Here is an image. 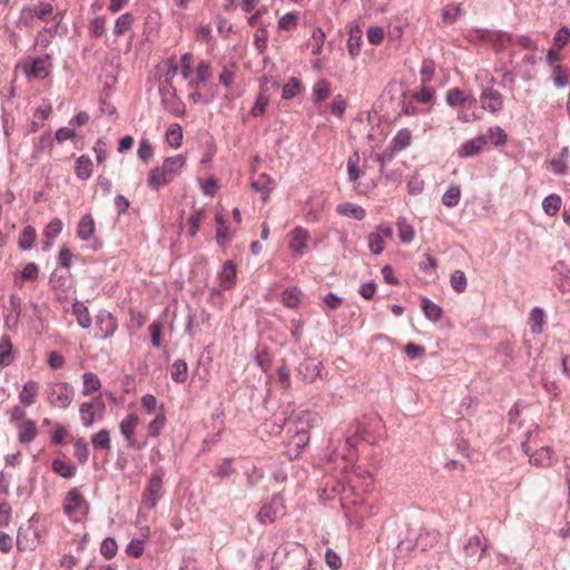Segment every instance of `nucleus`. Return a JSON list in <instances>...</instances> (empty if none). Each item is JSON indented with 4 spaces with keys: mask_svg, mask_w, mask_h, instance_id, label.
<instances>
[{
    "mask_svg": "<svg viewBox=\"0 0 570 570\" xmlns=\"http://www.w3.org/2000/svg\"><path fill=\"white\" fill-rule=\"evenodd\" d=\"M179 71L181 78L185 80L191 77L193 57L189 53H185L181 57L180 63L175 58H170L161 61L157 66L158 89L161 104L164 108L174 116H181L185 112V105L177 97V88L174 83Z\"/></svg>",
    "mask_w": 570,
    "mask_h": 570,
    "instance_id": "obj_1",
    "label": "nucleus"
},
{
    "mask_svg": "<svg viewBox=\"0 0 570 570\" xmlns=\"http://www.w3.org/2000/svg\"><path fill=\"white\" fill-rule=\"evenodd\" d=\"M187 164V158L184 155H176L165 158L161 166L153 168L147 176V185L154 190L171 183L180 175Z\"/></svg>",
    "mask_w": 570,
    "mask_h": 570,
    "instance_id": "obj_2",
    "label": "nucleus"
},
{
    "mask_svg": "<svg viewBox=\"0 0 570 570\" xmlns=\"http://www.w3.org/2000/svg\"><path fill=\"white\" fill-rule=\"evenodd\" d=\"M212 66L208 61H200L196 67L195 77L188 82V98L194 104H208L214 97L210 82Z\"/></svg>",
    "mask_w": 570,
    "mask_h": 570,
    "instance_id": "obj_3",
    "label": "nucleus"
},
{
    "mask_svg": "<svg viewBox=\"0 0 570 570\" xmlns=\"http://www.w3.org/2000/svg\"><path fill=\"white\" fill-rule=\"evenodd\" d=\"M48 403L58 409H67L75 395L73 387L67 382H50L46 386Z\"/></svg>",
    "mask_w": 570,
    "mask_h": 570,
    "instance_id": "obj_4",
    "label": "nucleus"
},
{
    "mask_svg": "<svg viewBox=\"0 0 570 570\" xmlns=\"http://www.w3.org/2000/svg\"><path fill=\"white\" fill-rule=\"evenodd\" d=\"M163 479L164 472L161 470L155 471L141 495V505L147 509H154L163 495Z\"/></svg>",
    "mask_w": 570,
    "mask_h": 570,
    "instance_id": "obj_5",
    "label": "nucleus"
},
{
    "mask_svg": "<svg viewBox=\"0 0 570 570\" xmlns=\"http://www.w3.org/2000/svg\"><path fill=\"white\" fill-rule=\"evenodd\" d=\"M62 509L69 518H76L88 512V503L78 488H73L67 493Z\"/></svg>",
    "mask_w": 570,
    "mask_h": 570,
    "instance_id": "obj_6",
    "label": "nucleus"
},
{
    "mask_svg": "<svg viewBox=\"0 0 570 570\" xmlns=\"http://www.w3.org/2000/svg\"><path fill=\"white\" fill-rule=\"evenodd\" d=\"M212 154L206 153L199 161L197 170V180L204 194H214V177L210 174Z\"/></svg>",
    "mask_w": 570,
    "mask_h": 570,
    "instance_id": "obj_7",
    "label": "nucleus"
},
{
    "mask_svg": "<svg viewBox=\"0 0 570 570\" xmlns=\"http://www.w3.org/2000/svg\"><path fill=\"white\" fill-rule=\"evenodd\" d=\"M22 68L29 78L45 79L51 70L50 57L48 55L38 57L32 62L24 63Z\"/></svg>",
    "mask_w": 570,
    "mask_h": 570,
    "instance_id": "obj_8",
    "label": "nucleus"
},
{
    "mask_svg": "<svg viewBox=\"0 0 570 570\" xmlns=\"http://www.w3.org/2000/svg\"><path fill=\"white\" fill-rule=\"evenodd\" d=\"M140 423V417L136 412L128 413L119 423L120 434L126 440L128 448L136 445L135 432Z\"/></svg>",
    "mask_w": 570,
    "mask_h": 570,
    "instance_id": "obj_9",
    "label": "nucleus"
},
{
    "mask_svg": "<svg viewBox=\"0 0 570 570\" xmlns=\"http://www.w3.org/2000/svg\"><path fill=\"white\" fill-rule=\"evenodd\" d=\"M480 104L482 108L495 114L503 107V96L492 87H483L480 95Z\"/></svg>",
    "mask_w": 570,
    "mask_h": 570,
    "instance_id": "obj_10",
    "label": "nucleus"
},
{
    "mask_svg": "<svg viewBox=\"0 0 570 570\" xmlns=\"http://www.w3.org/2000/svg\"><path fill=\"white\" fill-rule=\"evenodd\" d=\"M487 550V540L481 534L470 537L464 544L465 556L473 562L479 561Z\"/></svg>",
    "mask_w": 570,
    "mask_h": 570,
    "instance_id": "obj_11",
    "label": "nucleus"
},
{
    "mask_svg": "<svg viewBox=\"0 0 570 570\" xmlns=\"http://www.w3.org/2000/svg\"><path fill=\"white\" fill-rule=\"evenodd\" d=\"M284 509V501L281 495H274L269 503L264 504L258 512L261 522H273Z\"/></svg>",
    "mask_w": 570,
    "mask_h": 570,
    "instance_id": "obj_12",
    "label": "nucleus"
},
{
    "mask_svg": "<svg viewBox=\"0 0 570 570\" xmlns=\"http://www.w3.org/2000/svg\"><path fill=\"white\" fill-rule=\"evenodd\" d=\"M220 289L232 288L237 278V265L234 261H226L218 274Z\"/></svg>",
    "mask_w": 570,
    "mask_h": 570,
    "instance_id": "obj_13",
    "label": "nucleus"
},
{
    "mask_svg": "<svg viewBox=\"0 0 570 570\" xmlns=\"http://www.w3.org/2000/svg\"><path fill=\"white\" fill-rule=\"evenodd\" d=\"M98 335L101 338H108L114 335L117 330L116 318L108 312H101L97 316Z\"/></svg>",
    "mask_w": 570,
    "mask_h": 570,
    "instance_id": "obj_14",
    "label": "nucleus"
},
{
    "mask_svg": "<svg viewBox=\"0 0 570 570\" xmlns=\"http://www.w3.org/2000/svg\"><path fill=\"white\" fill-rule=\"evenodd\" d=\"M39 391V383L33 380H28L19 392V402L26 407L33 405L37 401Z\"/></svg>",
    "mask_w": 570,
    "mask_h": 570,
    "instance_id": "obj_15",
    "label": "nucleus"
},
{
    "mask_svg": "<svg viewBox=\"0 0 570 570\" xmlns=\"http://www.w3.org/2000/svg\"><path fill=\"white\" fill-rule=\"evenodd\" d=\"M96 223L91 214H85L77 225V237L81 240L95 238Z\"/></svg>",
    "mask_w": 570,
    "mask_h": 570,
    "instance_id": "obj_16",
    "label": "nucleus"
},
{
    "mask_svg": "<svg viewBox=\"0 0 570 570\" xmlns=\"http://www.w3.org/2000/svg\"><path fill=\"white\" fill-rule=\"evenodd\" d=\"M556 459L553 456V451L549 446H542L541 449L534 451L530 454L529 462L532 465L549 468L552 466Z\"/></svg>",
    "mask_w": 570,
    "mask_h": 570,
    "instance_id": "obj_17",
    "label": "nucleus"
},
{
    "mask_svg": "<svg viewBox=\"0 0 570 570\" xmlns=\"http://www.w3.org/2000/svg\"><path fill=\"white\" fill-rule=\"evenodd\" d=\"M309 234L306 229L302 227H295L291 232V243L289 248L296 255H302L304 248L306 247V240L308 239Z\"/></svg>",
    "mask_w": 570,
    "mask_h": 570,
    "instance_id": "obj_18",
    "label": "nucleus"
},
{
    "mask_svg": "<svg viewBox=\"0 0 570 570\" xmlns=\"http://www.w3.org/2000/svg\"><path fill=\"white\" fill-rule=\"evenodd\" d=\"M14 350L11 340L8 335H2L0 338V367H7L14 361Z\"/></svg>",
    "mask_w": 570,
    "mask_h": 570,
    "instance_id": "obj_19",
    "label": "nucleus"
},
{
    "mask_svg": "<svg viewBox=\"0 0 570 570\" xmlns=\"http://www.w3.org/2000/svg\"><path fill=\"white\" fill-rule=\"evenodd\" d=\"M321 363L305 361L299 363V365L297 366V374L303 381L314 382L315 379L321 375Z\"/></svg>",
    "mask_w": 570,
    "mask_h": 570,
    "instance_id": "obj_20",
    "label": "nucleus"
},
{
    "mask_svg": "<svg viewBox=\"0 0 570 570\" xmlns=\"http://www.w3.org/2000/svg\"><path fill=\"white\" fill-rule=\"evenodd\" d=\"M19 430L18 439L21 443H30L38 434L36 422L32 420H23L17 424Z\"/></svg>",
    "mask_w": 570,
    "mask_h": 570,
    "instance_id": "obj_21",
    "label": "nucleus"
},
{
    "mask_svg": "<svg viewBox=\"0 0 570 570\" xmlns=\"http://www.w3.org/2000/svg\"><path fill=\"white\" fill-rule=\"evenodd\" d=\"M485 145H487V140L482 136L476 137L474 139H470L461 146V148L459 150V156L460 157H473L476 154H479Z\"/></svg>",
    "mask_w": 570,
    "mask_h": 570,
    "instance_id": "obj_22",
    "label": "nucleus"
},
{
    "mask_svg": "<svg viewBox=\"0 0 570 570\" xmlns=\"http://www.w3.org/2000/svg\"><path fill=\"white\" fill-rule=\"evenodd\" d=\"M446 102L452 107L466 104L471 106L476 104V99L474 97L465 96L459 88H452L446 92Z\"/></svg>",
    "mask_w": 570,
    "mask_h": 570,
    "instance_id": "obj_23",
    "label": "nucleus"
},
{
    "mask_svg": "<svg viewBox=\"0 0 570 570\" xmlns=\"http://www.w3.org/2000/svg\"><path fill=\"white\" fill-rule=\"evenodd\" d=\"M62 226L63 224L59 218H53L48 223L43 232L45 249L51 247L53 239L61 233Z\"/></svg>",
    "mask_w": 570,
    "mask_h": 570,
    "instance_id": "obj_24",
    "label": "nucleus"
},
{
    "mask_svg": "<svg viewBox=\"0 0 570 570\" xmlns=\"http://www.w3.org/2000/svg\"><path fill=\"white\" fill-rule=\"evenodd\" d=\"M166 411L165 409H159V411L154 414V419L147 425V433L150 438H157L160 435L165 424H166Z\"/></svg>",
    "mask_w": 570,
    "mask_h": 570,
    "instance_id": "obj_25",
    "label": "nucleus"
},
{
    "mask_svg": "<svg viewBox=\"0 0 570 570\" xmlns=\"http://www.w3.org/2000/svg\"><path fill=\"white\" fill-rule=\"evenodd\" d=\"M362 35L363 32L358 26L350 28L347 49L352 57H356L361 51Z\"/></svg>",
    "mask_w": 570,
    "mask_h": 570,
    "instance_id": "obj_26",
    "label": "nucleus"
},
{
    "mask_svg": "<svg viewBox=\"0 0 570 570\" xmlns=\"http://www.w3.org/2000/svg\"><path fill=\"white\" fill-rule=\"evenodd\" d=\"M421 308L425 317L432 322H438L443 315L442 308L428 297L421 298Z\"/></svg>",
    "mask_w": 570,
    "mask_h": 570,
    "instance_id": "obj_27",
    "label": "nucleus"
},
{
    "mask_svg": "<svg viewBox=\"0 0 570 570\" xmlns=\"http://www.w3.org/2000/svg\"><path fill=\"white\" fill-rule=\"evenodd\" d=\"M39 276V267L36 263H28L20 275L14 277V284L17 286H22L23 282H33L37 281Z\"/></svg>",
    "mask_w": 570,
    "mask_h": 570,
    "instance_id": "obj_28",
    "label": "nucleus"
},
{
    "mask_svg": "<svg viewBox=\"0 0 570 570\" xmlns=\"http://www.w3.org/2000/svg\"><path fill=\"white\" fill-rule=\"evenodd\" d=\"M337 213L357 220L365 217V209L353 203H342L337 206Z\"/></svg>",
    "mask_w": 570,
    "mask_h": 570,
    "instance_id": "obj_29",
    "label": "nucleus"
},
{
    "mask_svg": "<svg viewBox=\"0 0 570 570\" xmlns=\"http://www.w3.org/2000/svg\"><path fill=\"white\" fill-rule=\"evenodd\" d=\"M72 313L77 318V323L82 328H89L91 325V316L89 314L88 307L81 303L76 302L72 306Z\"/></svg>",
    "mask_w": 570,
    "mask_h": 570,
    "instance_id": "obj_30",
    "label": "nucleus"
},
{
    "mask_svg": "<svg viewBox=\"0 0 570 570\" xmlns=\"http://www.w3.org/2000/svg\"><path fill=\"white\" fill-rule=\"evenodd\" d=\"M412 142V134L407 128L400 129L392 138L390 145L397 151L407 148Z\"/></svg>",
    "mask_w": 570,
    "mask_h": 570,
    "instance_id": "obj_31",
    "label": "nucleus"
},
{
    "mask_svg": "<svg viewBox=\"0 0 570 570\" xmlns=\"http://www.w3.org/2000/svg\"><path fill=\"white\" fill-rule=\"evenodd\" d=\"M75 173L78 178L86 180L91 176L92 173V161L88 156H80L75 166Z\"/></svg>",
    "mask_w": 570,
    "mask_h": 570,
    "instance_id": "obj_32",
    "label": "nucleus"
},
{
    "mask_svg": "<svg viewBox=\"0 0 570 570\" xmlns=\"http://www.w3.org/2000/svg\"><path fill=\"white\" fill-rule=\"evenodd\" d=\"M37 240V232L32 226H26L20 234L18 246L22 250H29Z\"/></svg>",
    "mask_w": 570,
    "mask_h": 570,
    "instance_id": "obj_33",
    "label": "nucleus"
},
{
    "mask_svg": "<svg viewBox=\"0 0 570 570\" xmlns=\"http://www.w3.org/2000/svg\"><path fill=\"white\" fill-rule=\"evenodd\" d=\"M83 380V395H90L100 390L101 383L97 374L92 372H86L82 376Z\"/></svg>",
    "mask_w": 570,
    "mask_h": 570,
    "instance_id": "obj_34",
    "label": "nucleus"
},
{
    "mask_svg": "<svg viewBox=\"0 0 570 570\" xmlns=\"http://www.w3.org/2000/svg\"><path fill=\"white\" fill-rule=\"evenodd\" d=\"M166 141L173 148H179L183 142V129L178 124H171L166 131Z\"/></svg>",
    "mask_w": 570,
    "mask_h": 570,
    "instance_id": "obj_35",
    "label": "nucleus"
},
{
    "mask_svg": "<svg viewBox=\"0 0 570 570\" xmlns=\"http://www.w3.org/2000/svg\"><path fill=\"white\" fill-rule=\"evenodd\" d=\"M331 94L330 82L325 79H320L313 87V100L320 104L328 98Z\"/></svg>",
    "mask_w": 570,
    "mask_h": 570,
    "instance_id": "obj_36",
    "label": "nucleus"
},
{
    "mask_svg": "<svg viewBox=\"0 0 570 570\" xmlns=\"http://www.w3.org/2000/svg\"><path fill=\"white\" fill-rule=\"evenodd\" d=\"M134 16L129 12L122 13L120 17L117 18L114 27V32L117 36H122L127 31H129L132 28L134 24Z\"/></svg>",
    "mask_w": 570,
    "mask_h": 570,
    "instance_id": "obj_37",
    "label": "nucleus"
},
{
    "mask_svg": "<svg viewBox=\"0 0 570 570\" xmlns=\"http://www.w3.org/2000/svg\"><path fill=\"white\" fill-rule=\"evenodd\" d=\"M562 199L557 194L547 196L542 202V208L548 216H554L560 210Z\"/></svg>",
    "mask_w": 570,
    "mask_h": 570,
    "instance_id": "obj_38",
    "label": "nucleus"
},
{
    "mask_svg": "<svg viewBox=\"0 0 570 570\" xmlns=\"http://www.w3.org/2000/svg\"><path fill=\"white\" fill-rule=\"evenodd\" d=\"M170 377L177 383H184L188 377L187 364L183 360H177L170 367Z\"/></svg>",
    "mask_w": 570,
    "mask_h": 570,
    "instance_id": "obj_39",
    "label": "nucleus"
},
{
    "mask_svg": "<svg viewBox=\"0 0 570 570\" xmlns=\"http://www.w3.org/2000/svg\"><path fill=\"white\" fill-rule=\"evenodd\" d=\"M91 443L96 450H109L111 448L110 433L102 429L91 438Z\"/></svg>",
    "mask_w": 570,
    "mask_h": 570,
    "instance_id": "obj_40",
    "label": "nucleus"
},
{
    "mask_svg": "<svg viewBox=\"0 0 570 570\" xmlns=\"http://www.w3.org/2000/svg\"><path fill=\"white\" fill-rule=\"evenodd\" d=\"M53 8L50 3H39L33 8H28L23 10V13H29L31 16H36L38 19L42 21H48L49 17L52 14Z\"/></svg>",
    "mask_w": 570,
    "mask_h": 570,
    "instance_id": "obj_41",
    "label": "nucleus"
},
{
    "mask_svg": "<svg viewBox=\"0 0 570 570\" xmlns=\"http://www.w3.org/2000/svg\"><path fill=\"white\" fill-rule=\"evenodd\" d=\"M52 470L62 478L70 479L76 474V466L67 463L60 459H56L52 462Z\"/></svg>",
    "mask_w": 570,
    "mask_h": 570,
    "instance_id": "obj_42",
    "label": "nucleus"
},
{
    "mask_svg": "<svg viewBox=\"0 0 570 570\" xmlns=\"http://www.w3.org/2000/svg\"><path fill=\"white\" fill-rule=\"evenodd\" d=\"M79 414H80L81 422L86 428H89L94 424V422L96 420V411H95V406L92 403H89V402L81 403V405L79 407Z\"/></svg>",
    "mask_w": 570,
    "mask_h": 570,
    "instance_id": "obj_43",
    "label": "nucleus"
},
{
    "mask_svg": "<svg viewBox=\"0 0 570 570\" xmlns=\"http://www.w3.org/2000/svg\"><path fill=\"white\" fill-rule=\"evenodd\" d=\"M569 156V147H563L560 151L559 158L550 161L551 170L556 175H563L567 170V158Z\"/></svg>",
    "mask_w": 570,
    "mask_h": 570,
    "instance_id": "obj_44",
    "label": "nucleus"
},
{
    "mask_svg": "<svg viewBox=\"0 0 570 570\" xmlns=\"http://www.w3.org/2000/svg\"><path fill=\"white\" fill-rule=\"evenodd\" d=\"M396 227L399 230V237L403 243H411L414 238V229L406 223L404 217H399L396 222Z\"/></svg>",
    "mask_w": 570,
    "mask_h": 570,
    "instance_id": "obj_45",
    "label": "nucleus"
},
{
    "mask_svg": "<svg viewBox=\"0 0 570 570\" xmlns=\"http://www.w3.org/2000/svg\"><path fill=\"white\" fill-rule=\"evenodd\" d=\"M268 36L269 33L266 24H261L254 35L255 47L261 53L267 48Z\"/></svg>",
    "mask_w": 570,
    "mask_h": 570,
    "instance_id": "obj_46",
    "label": "nucleus"
},
{
    "mask_svg": "<svg viewBox=\"0 0 570 570\" xmlns=\"http://www.w3.org/2000/svg\"><path fill=\"white\" fill-rule=\"evenodd\" d=\"M140 404L146 413L156 414L159 409H165L164 404H159L153 394H145L140 399Z\"/></svg>",
    "mask_w": 570,
    "mask_h": 570,
    "instance_id": "obj_47",
    "label": "nucleus"
},
{
    "mask_svg": "<svg viewBox=\"0 0 570 570\" xmlns=\"http://www.w3.org/2000/svg\"><path fill=\"white\" fill-rule=\"evenodd\" d=\"M252 187L262 194L268 193L274 187V180L266 174L259 175L252 181Z\"/></svg>",
    "mask_w": 570,
    "mask_h": 570,
    "instance_id": "obj_48",
    "label": "nucleus"
},
{
    "mask_svg": "<svg viewBox=\"0 0 570 570\" xmlns=\"http://www.w3.org/2000/svg\"><path fill=\"white\" fill-rule=\"evenodd\" d=\"M461 198V190L459 186H451L449 189L443 194L442 203L446 207H454L459 204Z\"/></svg>",
    "mask_w": 570,
    "mask_h": 570,
    "instance_id": "obj_49",
    "label": "nucleus"
},
{
    "mask_svg": "<svg viewBox=\"0 0 570 570\" xmlns=\"http://www.w3.org/2000/svg\"><path fill=\"white\" fill-rule=\"evenodd\" d=\"M106 18L98 16L89 22V33L94 38H100L106 30Z\"/></svg>",
    "mask_w": 570,
    "mask_h": 570,
    "instance_id": "obj_50",
    "label": "nucleus"
},
{
    "mask_svg": "<svg viewBox=\"0 0 570 570\" xmlns=\"http://www.w3.org/2000/svg\"><path fill=\"white\" fill-rule=\"evenodd\" d=\"M513 40L514 35L499 30L493 33V39H491V42L493 43V47L497 51H501L504 49V42H512Z\"/></svg>",
    "mask_w": 570,
    "mask_h": 570,
    "instance_id": "obj_51",
    "label": "nucleus"
},
{
    "mask_svg": "<svg viewBox=\"0 0 570 570\" xmlns=\"http://www.w3.org/2000/svg\"><path fill=\"white\" fill-rule=\"evenodd\" d=\"M118 551L117 542L114 538H106L100 544V553L108 560L112 559Z\"/></svg>",
    "mask_w": 570,
    "mask_h": 570,
    "instance_id": "obj_52",
    "label": "nucleus"
},
{
    "mask_svg": "<svg viewBox=\"0 0 570 570\" xmlns=\"http://www.w3.org/2000/svg\"><path fill=\"white\" fill-rule=\"evenodd\" d=\"M450 283L456 293H462L466 289V277L462 271H454L451 275Z\"/></svg>",
    "mask_w": 570,
    "mask_h": 570,
    "instance_id": "obj_53",
    "label": "nucleus"
},
{
    "mask_svg": "<svg viewBox=\"0 0 570 570\" xmlns=\"http://www.w3.org/2000/svg\"><path fill=\"white\" fill-rule=\"evenodd\" d=\"M73 449H75L73 455H75V458H77V460L79 462L83 463L88 460L89 449H88V444L85 441V439L80 438V439L76 440V442L73 444Z\"/></svg>",
    "mask_w": 570,
    "mask_h": 570,
    "instance_id": "obj_54",
    "label": "nucleus"
},
{
    "mask_svg": "<svg viewBox=\"0 0 570 570\" xmlns=\"http://www.w3.org/2000/svg\"><path fill=\"white\" fill-rule=\"evenodd\" d=\"M232 238L230 233L225 226L224 219L220 215L216 214V242L225 243Z\"/></svg>",
    "mask_w": 570,
    "mask_h": 570,
    "instance_id": "obj_55",
    "label": "nucleus"
},
{
    "mask_svg": "<svg viewBox=\"0 0 570 570\" xmlns=\"http://www.w3.org/2000/svg\"><path fill=\"white\" fill-rule=\"evenodd\" d=\"M301 89V81L297 78H291L287 83L284 85L282 90V97L284 99L294 98Z\"/></svg>",
    "mask_w": 570,
    "mask_h": 570,
    "instance_id": "obj_56",
    "label": "nucleus"
},
{
    "mask_svg": "<svg viewBox=\"0 0 570 570\" xmlns=\"http://www.w3.org/2000/svg\"><path fill=\"white\" fill-rule=\"evenodd\" d=\"M570 39V29L568 27L560 28L553 37V47L561 50Z\"/></svg>",
    "mask_w": 570,
    "mask_h": 570,
    "instance_id": "obj_57",
    "label": "nucleus"
},
{
    "mask_svg": "<svg viewBox=\"0 0 570 570\" xmlns=\"http://www.w3.org/2000/svg\"><path fill=\"white\" fill-rule=\"evenodd\" d=\"M396 153L397 150L393 149V147L389 145L381 154L375 155V161L380 164L381 173L383 171L385 164L391 161L395 157Z\"/></svg>",
    "mask_w": 570,
    "mask_h": 570,
    "instance_id": "obj_58",
    "label": "nucleus"
},
{
    "mask_svg": "<svg viewBox=\"0 0 570 570\" xmlns=\"http://www.w3.org/2000/svg\"><path fill=\"white\" fill-rule=\"evenodd\" d=\"M489 138L495 146H502L507 142V134L498 126L489 128Z\"/></svg>",
    "mask_w": 570,
    "mask_h": 570,
    "instance_id": "obj_59",
    "label": "nucleus"
},
{
    "mask_svg": "<svg viewBox=\"0 0 570 570\" xmlns=\"http://www.w3.org/2000/svg\"><path fill=\"white\" fill-rule=\"evenodd\" d=\"M139 159L148 163L154 155V149L148 139H141L137 151Z\"/></svg>",
    "mask_w": 570,
    "mask_h": 570,
    "instance_id": "obj_60",
    "label": "nucleus"
},
{
    "mask_svg": "<svg viewBox=\"0 0 570 570\" xmlns=\"http://www.w3.org/2000/svg\"><path fill=\"white\" fill-rule=\"evenodd\" d=\"M368 247L374 255H379L383 252V239L380 233H370Z\"/></svg>",
    "mask_w": 570,
    "mask_h": 570,
    "instance_id": "obj_61",
    "label": "nucleus"
},
{
    "mask_svg": "<svg viewBox=\"0 0 570 570\" xmlns=\"http://www.w3.org/2000/svg\"><path fill=\"white\" fill-rule=\"evenodd\" d=\"M298 17L294 12H288L284 14L278 20V28L282 30H292L297 24Z\"/></svg>",
    "mask_w": 570,
    "mask_h": 570,
    "instance_id": "obj_62",
    "label": "nucleus"
},
{
    "mask_svg": "<svg viewBox=\"0 0 570 570\" xmlns=\"http://www.w3.org/2000/svg\"><path fill=\"white\" fill-rule=\"evenodd\" d=\"M257 365L264 371H268L272 365V358L266 348L257 350L255 356Z\"/></svg>",
    "mask_w": 570,
    "mask_h": 570,
    "instance_id": "obj_63",
    "label": "nucleus"
},
{
    "mask_svg": "<svg viewBox=\"0 0 570 570\" xmlns=\"http://www.w3.org/2000/svg\"><path fill=\"white\" fill-rule=\"evenodd\" d=\"M145 550L144 541L140 539H132L127 546V553L134 558H139Z\"/></svg>",
    "mask_w": 570,
    "mask_h": 570,
    "instance_id": "obj_64",
    "label": "nucleus"
}]
</instances>
